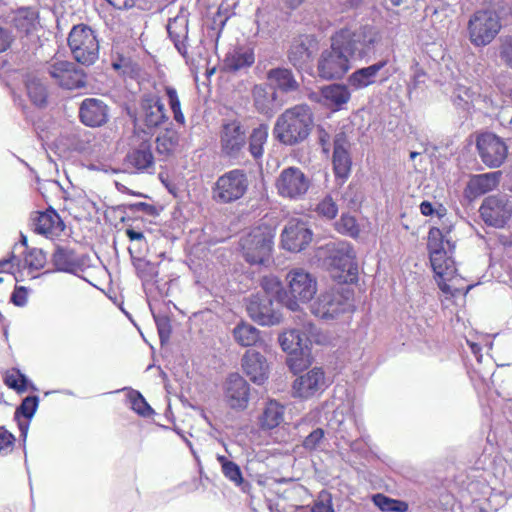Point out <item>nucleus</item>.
Listing matches in <instances>:
<instances>
[{"mask_svg": "<svg viewBox=\"0 0 512 512\" xmlns=\"http://www.w3.org/2000/svg\"><path fill=\"white\" fill-rule=\"evenodd\" d=\"M449 232L445 234L436 227L428 233V249L430 262L435 273V280L439 289L446 295L454 297L463 291L456 287L453 282L456 280L455 261L452 258L455 245L448 238Z\"/></svg>", "mask_w": 512, "mask_h": 512, "instance_id": "f257e3e1", "label": "nucleus"}, {"mask_svg": "<svg viewBox=\"0 0 512 512\" xmlns=\"http://www.w3.org/2000/svg\"><path fill=\"white\" fill-rule=\"evenodd\" d=\"M313 126V114L306 104L286 109L276 120L273 134L282 144L293 146L303 142Z\"/></svg>", "mask_w": 512, "mask_h": 512, "instance_id": "f03ea898", "label": "nucleus"}, {"mask_svg": "<svg viewBox=\"0 0 512 512\" xmlns=\"http://www.w3.org/2000/svg\"><path fill=\"white\" fill-rule=\"evenodd\" d=\"M337 46H342L346 54L355 60L370 57L381 41L379 30L372 25L356 28H343L334 35Z\"/></svg>", "mask_w": 512, "mask_h": 512, "instance_id": "7ed1b4c3", "label": "nucleus"}, {"mask_svg": "<svg viewBox=\"0 0 512 512\" xmlns=\"http://www.w3.org/2000/svg\"><path fill=\"white\" fill-rule=\"evenodd\" d=\"M274 230L267 225L254 227L240 239L244 259L251 265H265L271 260L274 246Z\"/></svg>", "mask_w": 512, "mask_h": 512, "instance_id": "20e7f679", "label": "nucleus"}, {"mask_svg": "<svg viewBox=\"0 0 512 512\" xmlns=\"http://www.w3.org/2000/svg\"><path fill=\"white\" fill-rule=\"evenodd\" d=\"M312 341H318V339L317 328L311 322L303 324L302 333L298 329H290L279 336L283 351L290 355L287 363L291 369L297 370L305 365L303 360L309 356V344Z\"/></svg>", "mask_w": 512, "mask_h": 512, "instance_id": "39448f33", "label": "nucleus"}, {"mask_svg": "<svg viewBox=\"0 0 512 512\" xmlns=\"http://www.w3.org/2000/svg\"><path fill=\"white\" fill-rule=\"evenodd\" d=\"M285 280L288 289L280 296V303L292 311L309 302L317 292L316 278L302 268L290 270Z\"/></svg>", "mask_w": 512, "mask_h": 512, "instance_id": "423d86ee", "label": "nucleus"}, {"mask_svg": "<svg viewBox=\"0 0 512 512\" xmlns=\"http://www.w3.org/2000/svg\"><path fill=\"white\" fill-rule=\"evenodd\" d=\"M91 168L113 174L120 172L129 174H153L155 171V158L150 142L148 140H143L127 152L123 159L122 168H113L103 164L99 166L92 165Z\"/></svg>", "mask_w": 512, "mask_h": 512, "instance_id": "0eeeda50", "label": "nucleus"}, {"mask_svg": "<svg viewBox=\"0 0 512 512\" xmlns=\"http://www.w3.org/2000/svg\"><path fill=\"white\" fill-rule=\"evenodd\" d=\"M68 45L74 59L84 65H91L99 55V42L95 32L85 24L72 28L68 36Z\"/></svg>", "mask_w": 512, "mask_h": 512, "instance_id": "6e6552de", "label": "nucleus"}, {"mask_svg": "<svg viewBox=\"0 0 512 512\" xmlns=\"http://www.w3.org/2000/svg\"><path fill=\"white\" fill-rule=\"evenodd\" d=\"M352 307L349 290L331 289L321 293L311 305V312L321 319H334Z\"/></svg>", "mask_w": 512, "mask_h": 512, "instance_id": "1a4fd4ad", "label": "nucleus"}, {"mask_svg": "<svg viewBox=\"0 0 512 512\" xmlns=\"http://www.w3.org/2000/svg\"><path fill=\"white\" fill-rule=\"evenodd\" d=\"M311 178L299 167L284 168L278 175L275 187L284 199L299 201L304 199L311 187Z\"/></svg>", "mask_w": 512, "mask_h": 512, "instance_id": "9d476101", "label": "nucleus"}, {"mask_svg": "<svg viewBox=\"0 0 512 512\" xmlns=\"http://www.w3.org/2000/svg\"><path fill=\"white\" fill-rule=\"evenodd\" d=\"M501 29L499 16L490 10L475 12L468 22V33L475 46H486L497 36Z\"/></svg>", "mask_w": 512, "mask_h": 512, "instance_id": "9b49d317", "label": "nucleus"}, {"mask_svg": "<svg viewBox=\"0 0 512 512\" xmlns=\"http://www.w3.org/2000/svg\"><path fill=\"white\" fill-rule=\"evenodd\" d=\"M249 180L242 169H233L220 176L213 188V198L219 203H231L244 196Z\"/></svg>", "mask_w": 512, "mask_h": 512, "instance_id": "f8f14e48", "label": "nucleus"}, {"mask_svg": "<svg viewBox=\"0 0 512 512\" xmlns=\"http://www.w3.org/2000/svg\"><path fill=\"white\" fill-rule=\"evenodd\" d=\"M335 37H331V47L321 53L318 60V74L326 80L341 79L350 69L349 56L342 46L335 45Z\"/></svg>", "mask_w": 512, "mask_h": 512, "instance_id": "ddd939ff", "label": "nucleus"}, {"mask_svg": "<svg viewBox=\"0 0 512 512\" xmlns=\"http://www.w3.org/2000/svg\"><path fill=\"white\" fill-rule=\"evenodd\" d=\"M329 265L340 274H334L341 281H352L358 273L356 252L348 242L334 243L330 248Z\"/></svg>", "mask_w": 512, "mask_h": 512, "instance_id": "4468645a", "label": "nucleus"}, {"mask_svg": "<svg viewBox=\"0 0 512 512\" xmlns=\"http://www.w3.org/2000/svg\"><path fill=\"white\" fill-rule=\"evenodd\" d=\"M313 233L308 223L299 218L290 219L281 233V246L290 252L304 250L312 241Z\"/></svg>", "mask_w": 512, "mask_h": 512, "instance_id": "2eb2a0df", "label": "nucleus"}, {"mask_svg": "<svg viewBox=\"0 0 512 512\" xmlns=\"http://www.w3.org/2000/svg\"><path fill=\"white\" fill-rule=\"evenodd\" d=\"M47 72L59 86L65 89H77L86 84L83 70L69 61H54L47 66Z\"/></svg>", "mask_w": 512, "mask_h": 512, "instance_id": "dca6fc26", "label": "nucleus"}, {"mask_svg": "<svg viewBox=\"0 0 512 512\" xmlns=\"http://www.w3.org/2000/svg\"><path fill=\"white\" fill-rule=\"evenodd\" d=\"M249 317L259 325L273 326L279 324L281 313L274 307L273 300L261 294L252 295L246 307Z\"/></svg>", "mask_w": 512, "mask_h": 512, "instance_id": "f3484780", "label": "nucleus"}, {"mask_svg": "<svg viewBox=\"0 0 512 512\" xmlns=\"http://www.w3.org/2000/svg\"><path fill=\"white\" fill-rule=\"evenodd\" d=\"M477 149L482 161L489 167H499L507 157V146L497 135L486 132L478 136Z\"/></svg>", "mask_w": 512, "mask_h": 512, "instance_id": "a211bd4d", "label": "nucleus"}, {"mask_svg": "<svg viewBox=\"0 0 512 512\" xmlns=\"http://www.w3.org/2000/svg\"><path fill=\"white\" fill-rule=\"evenodd\" d=\"M480 214L486 224L501 228L510 219L512 206L506 196H489L483 201Z\"/></svg>", "mask_w": 512, "mask_h": 512, "instance_id": "6ab92c4d", "label": "nucleus"}, {"mask_svg": "<svg viewBox=\"0 0 512 512\" xmlns=\"http://www.w3.org/2000/svg\"><path fill=\"white\" fill-rule=\"evenodd\" d=\"M329 384V379L322 368L314 367L295 379L293 390L296 396L308 399L321 394Z\"/></svg>", "mask_w": 512, "mask_h": 512, "instance_id": "aec40b11", "label": "nucleus"}, {"mask_svg": "<svg viewBox=\"0 0 512 512\" xmlns=\"http://www.w3.org/2000/svg\"><path fill=\"white\" fill-rule=\"evenodd\" d=\"M246 145V134L238 121H231L223 125L221 132V148L225 155L238 158Z\"/></svg>", "mask_w": 512, "mask_h": 512, "instance_id": "412c9836", "label": "nucleus"}, {"mask_svg": "<svg viewBox=\"0 0 512 512\" xmlns=\"http://www.w3.org/2000/svg\"><path fill=\"white\" fill-rule=\"evenodd\" d=\"M224 398L232 409L243 410L249 402V385L237 373L230 374L224 383Z\"/></svg>", "mask_w": 512, "mask_h": 512, "instance_id": "4be33fe9", "label": "nucleus"}, {"mask_svg": "<svg viewBox=\"0 0 512 512\" xmlns=\"http://www.w3.org/2000/svg\"><path fill=\"white\" fill-rule=\"evenodd\" d=\"M138 121L148 128H154L167 120L164 104L157 95L146 94L141 99Z\"/></svg>", "mask_w": 512, "mask_h": 512, "instance_id": "5701e85b", "label": "nucleus"}, {"mask_svg": "<svg viewBox=\"0 0 512 512\" xmlns=\"http://www.w3.org/2000/svg\"><path fill=\"white\" fill-rule=\"evenodd\" d=\"M309 98L331 110L338 111L349 102L351 93L346 85L330 84L323 87L320 93H311Z\"/></svg>", "mask_w": 512, "mask_h": 512, "instance_id": "b1692460", "label": "nucleus"}, {"mask_svg": "<svg viewBox=\"0 0 512 512\" xmlns=\"http://www.w3.org/2000/svg\"><path fill=\"white\" fill-rule=\"evenodd\" d=\"M386 65L387 61L381 60L367 67L355 70L348 77V85L354 90H361L376 84L378 81H386L387 76L381 73Z\"/></svg>", "mask_w": 512, "mask_h": 512, "instance_id": "393cba45", "label": "nucleus"}, {"mask_svg": "<svg viewBox=\"0 0 512 512\" xmlns=\"http://www.w3.org/2000/svg\"><path fill=\"white\" fill-rule=\"evenodd\" d=\"M334 150L332 156L333 169L335 176L337 178L342 179V181L346 180L351 172V157L348 151L349 141L344 132H339L335 135L334 141Z\"/></svg>", "mask_w": 512, "mask_h": 512, "instance_id": "a878e982", "label": "nucleus"}, {"mask_svg": "<svg viewBox=\"0 0 512 512\" xmlns=\"http://www.w3.org/2000/svg\"><path fill=\"white\" fill-rule=\"evenodd\" d=\"M79 115L86 126L98 127L107 122L108 108L102 100L86 98L81 103Z\"/></svg>", "mask_w": 512, "mask_h": 512, "instance_id": "bb28decb", "label": "nucleus"}, {"mask_svg": "<svg viewBox=\"0 0 512 512\" xmlns=\"http://www.w3.org/2000/svg\"><path fill=\"white\" fill-rule=\"evenodd\" d=\"M245 374L255 384L261 385L268 378V364L263 355L256 351H247L242 358Z\"/></svg>", "mask_w": 512, "mask_h": 512, "instance_id": "cd10ccee", "label": "nucleus"}, {"mask_svg": "<svg viewBox=\"0 0 512 512\" xmlns=\"http://www.w3.org/2000/svg\"><path fill=\"white\" fill-rule=\"evenodd\" d=\"M64 227L63 221L54 210L41 212L34 220V231L50 239L59 236Z\"/></svg>", "mask_w": 512, "mask_h": 512, "instance_id": "c85d7f7f", "label": "nucleus"}, {"mask_svg": "<svg viewBox=\"0 0 512 512\" xmlns=\"http://www.w3.org/2000/svg\"><path fill=\"white\" fill-rule=\"evenodd\" d=\"M255 62L254 50L248 46L230 49L224 59V66L229 71H240L251 67Z\"/></svg>", "mask_w": 512, "mask_h": 512, "instance_id": "c756f323", "label": "nucleus"}, {"mask_svg": "<svg viewBox=\"0 0 512 512\" xmlns=\"http://www.w3.org/2000/svg\"><path fill=\"white\" fill-rule=\"evenodd\" d=\"M252 96L257 111L262 114L271 115L279 106L276 92L270 85H255Z\"/></svg>", "mask_w": 512, "mask_h": 512, "instance_id": "7c9ffc66", "label": "nucleus"}, {"mask_svg": "<svg viewBox=\"0 0 512 512\" xmlns=\"http://www.w3.org/2000/svg\"><path fill=\"white\" fill-rule=\"evenodd\" d=\"M54 270L65 273H75L81 266L80 259L76 252L66 246H57L51 256Z\"/></svg>", "mask_w": 512, "mask_h": 512, "instance_id": "2f4dec72", "label": "nucleus"}, {"mask_svg": "<svg viewBox=\"0 0 512 512\" xmlns=\"http://www.w3.org/2000/svg\"><path fill=\"white\" fill-rule=\"evenodd\" d=\"M167 32L176 49L182 56L187 54L186 39L188 35V19L185 15H178L171 19L167 25Z\"/></svg>", "mask_w": 512, "mask_h": 512, "instance_id": "473e14b6", "label": "nucleus"}, {"mask_svg": "<svg viewBox=\"0 0 512 512\" xmlns=\"http://www.w3.org/2000/svg\"><path fill=\"white\" fill-rule=\"evenodd\" d=\"M179 133L174 129H165L160 132L156 139V152L162 160L173 157L179 148Z\"/></svg>", "mask_w": 512, "mask_h": 512, "instance_id": "72a5a7b5", "label": "nucleus"}, {"mask_svg": "<svg viewBox=\"0 0 512 512\" xmlns=\"http://www.w3.org/2000/svg\"><path fill=\"white\" fill-rule=\"evenodd\" d=\"M11 23L19 33L28 35L38 25V12L32 7H21L13 12Z\"/></svg>", "mask_w": 512, "mask_h": 512, "instance_id": "f704fd0d", "label": "nucleus"}, {"mask_svg": "<svg viewBox=\"0 0 512 512\" xmlns=\"http://www.w3.org/2000/svg\"><path fill=\"white\" fill-rule=\"evenodd\" d=\"M499 172H490L473 176L467 185V193L478 197L495 189L499 183Z\"/></svg>", "mask_w": 512, "mask_h": 512, "instance_id": "c9c22d12", "label": "nucleus"}, {"mask_svg": "<svg viewBox=\"0 0 512 512\" xmlns=\"http://www.w3.org/2000/svg\"><path fill=\"white\" fill-rule=\"evenodd\" d=\"M269 85L275 90L292 92L297 90L298 83L291 70L287 68H274L267 72Z\"/></svg>", "mask_w": 512, "mask_h": 512, "instance_id": "e433bc0d", "label": "nucleus"}, {"mask_svg": "<svg viewBox=\"0 0 512 512\" xmlns=\"http://www.w3.org/2000/svg\"><path fill=\"white\" fill-rule=\"evenodd\" d=\"M284 420V406L277 401H269L259 417L260 427L271 430L279 426Z\"/></svg>", "mask_w": 512, "mask_h": 512, "instance_id": "4c0bfd02", "label": "nucleus"}, {"mask_svg": "<svg viewBox=\"0 0 512 512\" xmlns=\"http://www.w3.org/2000/svg\"><path fill=\"white\" fill-rule=\"evenodd\" d=\"M232 335L235 342L242 347L256 346L261 341L260 330L244 321L233 328Z\"/></svg>", "mask_w": 512, "mask_h": 512, "instance_id": "58836bf2", "label": "nucleus"}, {"mask_svg": "<svg viewBox=\"0 0 512 512\" xmlns=\"http://www.w3.org/2000/svg\"><path fill=\"white\" fill-rule=\"evenodd\" d=\"M268 125L260 124L255 127L249 136L248 149L254 159H260L264 153V145L268 139Z\"/></svg>", "mask_w": 512, "mask_h": 512, "instance_id": "ea45409f", "label": "nucleus"}, {"mask_svg": "<svg viewBox=\"0 0 512 512\" xmlns=\"http://www.w3.org/2000/svg\"><path fill=\"white\" fill-rule=\"evenodd\" d=\"M25 85L32 103L39 107L44 106L47 100V89L43 82L35 75H28Z\"/></svg>", "mask_w": 512, "mask_h": 512, "instance_id": "a19ab883", "label": "nucleus"}, {"mask_svg": "<svg viewBox=\"0 0 512 512\" xmlns=\"http://www.w3.org/2000/svg\"><path fill=\"white\" fill-rule=\"evenodd\" d=\"M372 501L384 512H406L408 510L406 502L389 498L380 493L373 495Z\"/></svg>", "mask_w": 512, "mask_h": 512, "instance_id": "79ce46f5", "label": "nucleus"}, {"mask_svg": "<svg viewBox=\"0 0 512 512\" xmlns=\"http://www.w3.org/2000/svg\"><path fill=\"white\" fill-rule=\"evenodd\" d=\"M475 91L464 85H457L453 91L452 101L460 109L469 110L473 107Z\"/></svg>", "mask_w": 512, "mask_h": 512, "instance_id": "37998d69", "label": "nucleus"}, {"mask_svg": "<svg viewBox=\"0 0 512 512\" xmlns=\"http://www.w3.org/2000/svg\"><path fill=\"white\" fill-rule=\"evenodd\" d=\"M217 461L220 463L224 476L239 486L243 482V476L240 467L233 461L228 460L223 455H217Z\"/></svg>", "mask_w": 512, "mask_h": 512, "instance_id": "c03bdc74", "label": "nucleus"}, {"mask_svg": "<svg viewBox=\"0 0 512 512\" xmlns=\"http://www.w3.org/2000/svg\"><path fill=\"white\" fill-rule=\"evenodd\" d=\"M128 399L131 404L132 410L143 417L151 416L154 411L147 403L142 394L136 390L130 389L128 392Z\"/></svg>", "mask_w": 512, "mask_h": 512, "instance_id": "a18cd8bd", "label": "nucleus"}, {"mask_svg": "<svg viewBox=\"0 0 512 512\" xmlns=\"http://www.w3.org/2000/svg\"><path fill=\"white\" fill-rule=\"evenodd\" d=\"M46 262H47V257L42 249H38V248L27 249L25 256H24V265L29 270H31V271L40 270V269L44 268Z\"/></svg>", "mask_w": 512, "mask_h": 512, "instance_id": "49530a36", "label": "nucleus"}, {"mask_svg": "<svg viewBox=\"0 0 512 512\" xmlns=\"http://www.w3.org/2000/svg\"><path fill=\"white\" fill-rule=\"evenodd\" d=\"M132 263L137 271V275L143 282L153 281L157 277V267L145 260L144 257H137V260H134Z\"/></svg>", "mask_w": 512, "mask_h": 512, "instance_id": "de8ad7c7", "label": "nucleus"}, {"mask_svg": "<svg viewBox=\"0 0 512 512\" xmlns=\"http://www.w3.org/2000/svg\"><path fill=\"white\" fill-rule=\"evenodd\" d=\"M500 107L501 104L497 100H495L492 97V95H482L477 94L475 92L472 108L479 110L485 114H492L495 113Z\"/></svg>", "mask_w": 512, "mask_h": 512, "instance_id": "09e8293b", "label": "nucleus"}, {"mask_svg": "<svg viewBox=\"0 0 512 512\" xmlns=\"http://www.w3.org/2000/svg\"><path fill=\"white\" fill-rule=\"evenodd\" d=\"M335 227L339 233L353 238L358 237L360 233L356 219L349 214H342L341 218L335 223Z\"/></svg>", "mask_w": 512, "mask_h": 512, "instance_id": "8fccbe9b", "label": "nucleus"}, {"mask_svg": "<svg viewBox=\"0 0 512 512\" xmlns=\"http://www.w3.org/2000/svg\"><path fill=\"white\" fill-rule=\"evenodd\" d=\"M261 287L264 291L263 297H276L280 301V296L285 291H282V284L279 279L273 275L265 276L261 280Z\"/></svg>", "mask_w": 512, "mask_h": 512, "instance_id": "3c124183", "label": "nucleus"}, {"mask_svg": "<svg viewBox=\"0 0 512 512\" xmlns=\"http://www.w3.org/2000/svg\"><path fill=\"white\" fill-rule=\"evenodd\" d=\"M165 94L167 96L170 109L173 112L174 120L183 125L185 123V117L181 110V103L176 89L171 86H165Z\"/></svg>", "mask_w": 512, "mask_h": 512, "instance_id": "603ef678", "label": "nucleus"}, {"mask_svg": "<svg viewBox=\"0 0 512 512\" xmlns=\"http://www.w3.org/2000/svg\"><path fill=\"white\" fill-rule=\"evenodd\" d=\"M346 421H353L352 405L350 401L335 409L333 416L330 419V425H336L337 428L341 430Z\"/></svg>", "mask_w": 512, "mask_h": 512, "instance_id": "864d4df0", "label": "nucleus"}, {"mask_svg": "<svg viewBox=\"0 0 512 512\" xmlns=\"http://www.w3.org/2000/svg\"><path fill=\"white\" fill-rule=\"evenodd\" d=\"M316 211L322 217L333 219L338 213V206L331 196H325L317 204Z\"/></svg>", "mask_w": 512, "mask_h": 512, "instance_id": "5fc2aeb1", "label": "nucleus"}, {"mask_svg": "<svg viewBox=\"0 0 512 512\" xmlns=\"http://www.w3.org/2000/svg\"><path fill=\"white\" fill-rule=\"evenodd\" d=\"M38 403L39 399L37 396H27L17 408L16 415L21 414L25 418L31 419L38 408Z\"/></svg>", "mask_w": 512, "mask_h": 512, "instance_id": "6e6d98bb", "label": "nucleus"}, {"mask_svg": "<svg viewBox=\"0 0 512 512\" xmlns=\"http://www.w3.org/2000/svg\"><path fill=\"white\" fill-rule=\"evenodd\" d=\"M312 512H334L331 494L327 491H321L315 501Z\"/></svg>", "mask_w": 512, "mask_h": 512, "instance_id": "4d7b16f0", "label": "nucleus"}, {"mask_svg": "<svg viewBox=\"0 0 512 512\" xmlns=\"http://www.w3.org/2000/svg\"><path fill=\"white\" fill-rule=\"evenodd\" d=\"M5 383L8 387L23 392L26 390L27 379L19 371H12L5 376Z\"/></svg>", "mask_w": 512, "mask_h": 512, "instance_id": "13d9d810", "label": "nucleus"}, {"mask_svg": "<svg viewBox=\"0 0 512 512\" xmlns=\"http://www.w3.org/2000/svg\"><path fill=\"white\" fill-rule=\"evenodd\" d=\"M324 439V431L321 428L313 430L303 441V447L308 451L320 448Z\"/></svg>", "mask_w": 512, "mask_h": 512, "instance_id": "bf43d9fd", "label": "nucleus"}, {"mask_svg": "<svg viewBox=\"0 0 512 512\" xmlns=\"http://www.w3.org/2000/svg\"><path fill=\"white\" fill-rule=\"evenodd\" d=\"M14 436L7 430L0 428V455L9 454L14 447Z\"/></svg>", "mask_w": 512, "mask_h": 512, "instance_id": "052dcab7", "label": "nucleus"}, {"mask_svg": "<svg viewBox=\"0 0 512 512\" xmlns=\"http://www.w3.org/2000/svg\"><path fill=\"white\" fill-rule=\"evenodd\" d=\"M412 76H411V83L409 84V89L417 88L420 84L425 82L426 73L425 71L419 66V63L417 61H414L412 66Z\"/></svg>", "mask_w": 512, "mask_h": 512, "instance_id": "680f3d73", "label": "nucleus"}, {"mask_svg": "<svg viewBox=\"0 0 512 512\" xmlns=\"http://www.w3.org/2000/svg\"><path fill=\"white\" fill-rule=\"evenodd\" d=\"M500 56L504 62L512 68V35L506 36L502 40Z\"/></svg>", "mask_w": 512, "mask_h": 512, "instance_id": "e2e57ef3", "label": "nucleus"}, {"mask_svg": "<svg viewBox=\"0 0 512 512\" xmlns=\"http://www.w3.org/2000/svg\"><path fill=\"white\" fill-rule=\"evenodd\" d=\"M308 57H309L308 50L302 45L296 46L289 53V59L293 63L294 66L300 65L302 62H305V60Z\"/></svg>", "mask_w": 512, "mask_h": 512, "instance_id": "0e129e2a", "label": "nucleus"}, {"mask_svg": "<svg viewBox=\"0 0 512 512\" xmlns=\"http://www.w3.org/2000/svg\"><path fill=\"white\" fill-rule=\"evenodd\" d=\"M28 292L23 286L15 287L12 295L11 302L18 307H24L27 304Z\"/></svg>", "mask_w": 512, "mask_h": 512, "instance_id": "69168bd1", "label": "nucleus"}, {"mask_svg": "<svg viewBox=\"0 0 512 512\" xmlns=\"http://www.w3.org/2000/svg\"><path fill=\"white\" fill-rule=\"evenodd\" d=\"M13 41V36L8 29L0 27V53L6 51Z\"/></svg>", "mask_w": 512, "mask_h": 512, "instance_id": "338daca9", "label": "nucleus"}, {"mask_svg": "<svg viewBox=\"0 0 512 512\" xmlns=\"http://www.w3.org/2000/svg\"><path fill=\"white\" fill-rule=\"evenodd\" d=\"M157 328L161 340L167 339L170 334V324L167 318L156 319Z\"/></svg>", "mask_w": 512, "mask_h": 512, "instance_id": "774afa93", "label": "nucleus"}]
</instances>
